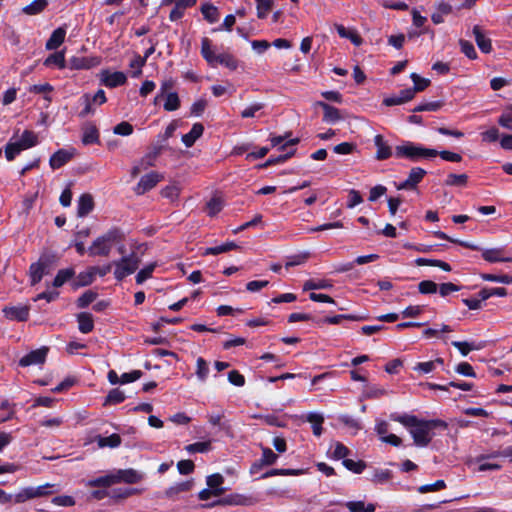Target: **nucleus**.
Instances as JSON below:
<instances>
[{"label": "nucleus", "instance_id": "obj_24", "mask_svg": "<svg viewBox=\"0 0 512 512\" xmlns=\"http://www.w3.org/2000/svg\"><path fill=\"white\" fill-rule=\"evenodd\" d=\"M66 30L62 27L57 28L53 31L50 38L46 42V49L54 50L57 49L65 39Z\"/></svg>", "mask_w": 512, "mask_h": 512}, {"label": "nucleus", "instance_id": "obj_33", "mask_svg": "<svg viewBox=\"0 0 512 512\" xmlns=\"http://www.w3.org/2000/svg\"><path fill=\"white\" fill-rule=\"evenodd\" d=\"M97 444L101 448H103V447L116 448L121 444V437L115 433L110 436H107V437L98 436Z\"/></svg>", "mask_w": 512, "mask_h": 512}, {"label": "nucleus", "instance_id": "obj_3", "mask_svg": "<svg viewBox=\"0 0 512 512\" xmlns=\"http://www.w3.org/2000/svg\"><path fill=\"white\" fill-rule=\"evenodd\" d=\"M435 234H436V236H438L440 238L448 239L451 242L458 243L461 246L467 247L469 249L481 251L482 258L489 263L512 262L511 257L505 256V254H504L505 249L503 247L484 249L478 245H474L469 242L451 239L443 232H435Z\"/></svg>", "mask_w": 512, "mask_h": 512}, {"label": "nucleus", "instance_id": "obj_16", "mask_svg": "<svg viewBox=\"0 0 512 512\" xmlns=\"http://www.w3.org/2000/svg\"><path fill=\"white\" fill-rule=\"evenodd\" d=\"M414 98V91L404 89L400 91V94L398 96H392L385 98L383 103L386 106H394V105H401L403 103H406Z\"/></svg>", "mask_w": 512, "mask_h": 512}, {"label": "nucleus", "instance_id": "obj_5", "mask_svg": "<svg viewBox=\"0 0 512 512\" xmlns=\"http://www.w3.org/2000/svg\"><path fill=\"white\" fill-rule=\"evenodd\" d=\"M438 151L435 149L417 146L412 142H405L395 148V155L398 158H407L411 161H418L422 158H431L437 156Z\"/></svg>", "mask_w": 512, "mask_h": 512}, {"label": "nucleus", "instance_id": "obj_43", "mask_svg": "<svg viewBox=\"0 0 512 512\" xmlns=\"http://www.w3.org/2000/svg\"><path fill=\"white\" fill-rule=\"evenodd\" d=\"M156 268V263H150L144 268H142L138 273L136 274L135 280L137 284L144 283L147 279L152 277V274Z\"/></svg>", "mask_w": 512, "mask_h": 512}, {"label": "nucleus", "instance_id": "obj_22", "mask_svg": "<svg viewBox=\"0 0 512 512\" xmlns=\"http://www.w3.org/2000/svg\"><path fill=\"white\" fill-rule=\"evenodd\" d=\"M94 207V201L90 194H82L78 200L77 214L83 217L90 213Z\"/></svg>", "mask_w": 512, "mask_h": 512}, {"label": "nucleus", "instance_id": "obj_46", "mask_svg": "<svg viewBox=\"0 0 512 512\" xmlns=\"http://www.w3.org/2000/svg\"><path fill=\"white\" fill-rule=\"evenodd\" d=\"M97 296L98 294L92 290L85 291L77 299V307L81 309L88 307L97 298Z\"/></svg>", "mask_w": 512, "mask_h": 512}, {"label": "nucleus", "instance_id": "obj_38", "mask_svg": "<svg viewBox=\"0 0 512 512\" xmlns=\"http://www.w3.org/2000/svg\"><path fill=\"white\" fill-rule=\"evenodd\" d=\"M211 448H212V446H211L210 440L203 441V442H196V443H192V444L185 446V450L189 454L206 453V452L210 451Z\"/></svg>", "mask_w": 512, "mask_h": 512}, {"label": "nucleus", "instance_id": "obj_30", "mask_svg": "<svg viewBox=\"0 0 512 512\" xmlns=\"http://www.w3.org/2000/svg\"><path fill=\"white\" fill-rule=\"evenodd\" d=\"M345 506L350 512H375V505L372 503L365 504L364 501H348Z\"/></svg>", "mask_w": 512, "mask_h": 512}, {"label": "nucleus", "instance_id": "obj_32", "mask_svg": "<svg viewBox=\"0 0 512 512\" xmlns=\"http://www.w3.org/2000/svg\"><path fill=\"white\" fill-rule=\"evenodd\" d=\"M74 274L75 271L72 268L59 270L53 280V286L56 288L61 287L64 283L70 280Z\"/></svg>", "mask_w": 512, "mask_h": 512}, {"label": "nucleus", "instance_id": "obj_42", "mask_svg": "<svg viewBox=\"0 0 512 512\" xmlns=\"http://www.w3.org/2000/svg\"><path fill=\"white\" fill-rule=\"evenodd\" d=\"M201 12L204 18L209 23H215L218 20L219 12L218 9L212 4H204L201 7Z\"/></svg>", "mask_w": 512, "mask_h": 512}, {"label": "nucleus", "instance_id": "obj_55", "mask_svg": "<svg viewBox=\"0 0 512 512\" xmlns=\"http://www.w3.org/2000/svg\"><path fill=\"white\" fill-rule=\"evenodd\" d=\"M480 277L485 281L498 282L503 284H512V276L510 275H495L489 273H483Z\"/></svg>", "mask_w": 512, "mask_h": 512}, {"label": "nucleus", "instance_id": "obj_61", "mask_svg": "<svg viewBox=\"0 0 512 512\" xmlns=\"http://www.w3.org/2000/svg\"><path fill=\"white\" fill-rule=\"evenodd\" d=\"M308 259V254H297L287 257V261L285 262V268L288 269L289 267L298 266L304 264Z\"/></svg>", "mask_w": 512, "mask_h": 512}, {"label": "nucleus", "instance_id": "obj_63", "mask_svg": "<svg viewBox=\"0 0 512 512\" xmlns=\"http://www.w3.org/2000/svg\"><path fill=\"white\" fill-rule=\"evenodd\" d=\"M461 51L469 58V59H476L477 58V52L473 46V44L467 40H460L459 41Z\"/></svg>", "mask_w": 512, "mask_h": 512}, {"label": "nucleus", "instance_id": "obj_45", "mask_svg": "<svg viewBox=\"0 0 512 512\" xmlns=\"http://www.w3.org/2000/svg\"><path fill=\"white\" fill-rule=\"evenodd\" d=\"M208 422L213 426H218L221 430L226 431L227 433L230 431V424L228 421H222L223 414H209L207 416Z\"/></svg>", "mask_w": 512, "mask_h": 512}, {"label": "nucleus", "instance_id": "obj_17", "mask_svg": "<svg viewBox=\"0 0 512 512\" xmlns=\"http://www.w3.org/2000/svg\"><path fill=\"white\" fill-rule=\"evenodd\" d=\"M375 146L377 147L376 159H388L392 155L391 147L385 142L382 135H376L374 138Z\"/></svg>", "mask_w": 512, "mask_h": 512}, {"label": "nucleus", "instance_id": "obj_28", "mask_svg": "<svg viewBox=\"0 0 512 512\" xmlns=\"http://www.w3.org/2000/svg\"><path fill=\"white\" fill-rule=\"evenodd\" d=\"M99 141V133L96 126L88 124L83 128L82 142L85 145L97 143Z\"/></svg>", "mask_w": 512, "mask_h": 512}, {"label": "nucleus", "instance_id": "obj_39", "mask_svg": "<svg viewBox=\"0 0 512 512\" xmlns=\"http://www.w3.org/2000/svg\"><path fill=\"white\" fill-rule=\"evenodd\" d=\"M236 247H237V245L232 241L225 242L221 245L207 248L205 250V255H218L221 253L231 251V250L235 249Z\"/></svg>", "mask_w": 512, "mask_h": 512}, {"label": "nucleus", "instance_id": "obj_57", "mask_svg": "<svg viewBox=\"0 0 512 512\" xmlns=\"http://www.w3.org/2000/svg\"><path fill=\"white\" fill-rule=\"evenodd\" d=\"M256 4L258 18L264 19L272 8L273 0H256Z\"/></svg>", "mask_w": 512, "mask_h": 512}, {"label": "nucleus", "instance_id": "obj_40", "mask_svg": "<svg viewBox=\"0 0 512 512\" xmlns=\"http://www.w3.org/2000/svg\"><path fill=\"white\" fill-rule=\"evenodd\" d=\"M224 201L221 196L215 195L206 205L207 213L211 216L216 215L223 208Z\"/></svg>", "mask_w": 512, "mask_h": 512}, {"label": "nucleus", "instance_id": "obj_64", "mask_svg": "<svg viewBox=\"0 0 512 512\" xmlns=\"http://www.w3.org/2000/svg\"><path fill=\"white\" fill-rule=\"evenodd\" d=\"M499 125L502 127L512 130V106L507 108L500 116L498 120Z\"/></svg>", "mask_w": 512, "mask_h": 512}, {"label": "nucleus", "instance_id": "obj_48", "mask_svg": "<svg viewBox=\"0 0 512 512\" xmlns=\"http://www.w3.org/2000/svg\"><path fill=\"white\" fill-rule=\"evenodd\" d=\"M196 364H197L196 375L200 381L204 382L207 379L208 374H209L208 363L204 358L199 357L196 361Z\"/></svg>", "mask_w": 512, "mask_h": 512}, {"label": "nucleus", "instance_id": "obj_20", "mask_svg": "<svg viewBox=\"0 0 512 512\" xmlns=\"http://www.w3.org/2000/svg\"><path fill=\"white\" fill-rule=\"evenodd\" d=\"M95 276L92 267H89L86 271L80 272L78 276L72 282L73 289L88 286L94 282Z\"/></svg>", "mask_w": 512, "mask_h": 512}, {"label": "nucleus", "instance_id": "obj_2", "mask_svg": "<svg viewBox=\"0 0 512 512\" xmlns=\"http://www.w3.org/2000/svg\"><path fill=\"white\" fill-rule=\"evenodd\" d=\"M124 234L117 228L110 229L107 233L97 237L88 252L91 256H109L116 244L124 241Z\"/></svg>", "mask_w": 512, "mask_h": 512}, {"label": "nucleus", "instance_id": "obj_31", "mask_svg": "<svg viewBox=\"0 0 512 512\" xmlns=\"http://www.w3.org/2000/svg\"><path fill=\"white\" fill-rule=\"evenodd\" d=\"M365 319H366V317H364V316L349 314V315L328 316L323 319V322L327 323V324L337 325V324H341L343 320L363 321Z\"/></svg>", "mask_w": 512, "mask_h": 512}, {"label": "nucleus", "instance_id": "obj_4", "mask_svg": "<svg viewBox=\"0 0 512 512\" xmlns=\"http://www.w3.org/2000/svg\"><path fill=\"white\" fill-rule=\"evenodd\" d=\"M141 262L140 256L132 251L130 254L122 256L118 260L113 261L114 277L117 281H122L127 276L133 274L139 267Z\"/></svg>", "mask_w": 512, "mask_h": 512}, {"label": "nucleus", "instance_id": "obj_62", "mask_svg": "<svg viewBox=\"0 0 512 512\" xmlns=\"http://www.w3.org/2000/svg\"><path fill=\"white\" fill-rule=\"evenodd\" d=\"M437 289L438 285L431 280H423L418 284V290L421 294H433Z\"/></svg>", "mask_w": 512, "mask_h": 512}, {"label": "nucleus", "instance_id": "obj_6", "mask_svg": "<svg viewBox=\"0 0 512 512\" xmlns=\"http://www.w3.org/2000/svg\"><path fill=\"white\" fill-rule=\"evenodd\" d=\"M163 176L158 172H150L140 178V181L134 188L137 195H143L145 192L154 188L161 180Z\"/></svg>", "mask_w": 512, "mask_h": 512}, {"label": "nucleus", "instance_id": "obj_60", "mask_svg": "<svg viewBox=\"0 0 512 512\" xmlns=\"http://www.w3.org/2000/svg\"><path fill=\"white\" fill-rule=\"evenodd\" d=\"M278 455L275 454L270 448L262 447V457L260 460L265 466H270L276 463Z\"/></svg>", "mask_w": 512, "mask_h": 512}, {"label": "nucleus", "instance_id": "obj_29", "mask_svg": "<svg viewBox=\"0 0 512 512\" xmlns=\"http://www.w3.org/2000/svg\"><path fill=\"white\" fill-rule=\"evenodd\" d=\"M16 142L25 150L35 146L38 143V137L33 131L25 130Z\"/></svg>", "mask_w": 512, "mask_h": 512}, {"label": "nucleus", "instance_id": "obj_58", "mask_svg": "<svg viewBox=\"0 0 512 512\" xmlns=\"http://www.w3.org/2000/svg\"><path fill=\"white\" fill-rule=\"evenodd\" d=\"M180 106V100L175 92L168 93L166 96V101L164 103V109L166 111H175Z\"/></svg>", "mask_w": 512, "mask_h": 512}, {"label": "nucleus", "instance_id": "obj_27", "mask_svg": "<svg viewBox=\"0 0 512 512\" xmlns=\"http://www.w3.org/2000/svg\"><path fill=\"white\" fill-rule=\"evenodd\" d=\"M306 420L312 424L313 434L317 437L322 434V424L324 417L320 413L311 412L306 416Z\"/></svg>", "mask_w": 512, "mask_h": 512}, {"label": "nucleus", "instance_id": "obj_59", "mask_svg": "<svg viewBox=\"0 0 512 512\" xmlns=\"http://www.w3.org/2000/svg\"><path fill=\"white\" fill-rule=\"evenodd\" d=\"M22 150L24 149L16 141L9 142L5 147L6 159L12 161Z\"/></svg>", "mask_w": 512, "mask_h": 512}, {"label": "nucleus", "instance_id": "obj_44", "mask_svg": "<svg viewBox=\"0 0 512 512\" xmlns=\"http://www.w3.org/2000/svg\"><path fill=\"white\" fill-rule=\"evenodd\" d=\"M410 78L411 80L413 81L414 83V87L413 88H408V90H413L414 91V94L416 92H421L423 91L424 89H426L429 84H430V80L429 79H426V78H422L420 77L418 74L416 73H412L410 75Z\"/></svg>", "mask_w": 512, "mask_h": 512}, {"label": "nucleus", "instance_id": "obj_36", "mask_svg": "<svg viewBox=\"0 0 512 512\" xmlns=\"http://www.w3.org/2000/svg\"><path fill=\"white\" fill-rule=\"evenodd\" d=\"M45 66H57L60 69L66 67L65 56L63 52H56L54 54L49 55L45 61Z\"/></svg>", "mask_w": 512, "mask_h": 512}, {"label": "nucleus", "instance_id": "obj_56", "mask_svg": "<svg viewBox=\"0 0 512 512\" xmlns=\"http://www.w3.org/2000/svg\"><path fill=\"white\" fill-rule=\"evenodd\" d=\"M217 64L224 65L225 67L229 68L230 70H235L237 68V60L228 53H221L219 54V57L217 59Z\"/></svg>", "mask_w": 512, "mask_h": 512}, {"label": "nucleus", "instance_id": "obj_50", "mask_svg": "<svg viewBox=\"0 0 512 512\" xmlns=\"http://www.w3.org/2000/svg\"><path fill=\"white\" fill-rule=\"evenodd\" d=\"M301 470H295V469H271L264 473L261 478L265 479L272 476H295L301 474Z\"/></svg>", "mask_w": 512, "mask_h": 512}, {"label": "nucleus", "instance_id": "obj_25", "mask_svg": "<svg viewBox=\"0 0 512 512\" xmlns=\"http://www.w3.org/2000/svg\"><path fill=\"white\" fill-rule=\"evenodd\" d=\"M115 484L113 473L88 480L85 485L88 487L108 488Z\"/></svg>", "mask_w": 512, "mask_h": 512}, {"label": "nucleus", "instance_id": "obj_26", "mask_svg": "<svg viewBox=\"0 0 512 512\" xmlns=\"http://www.w3.org/2000/svg\"><path fill=\"white\" fill-rule=\"evenodd\" d=\"M335 28L340 37L349 39L356 46H360L362 44L363 40L357 32L347 30L341 24H335Z\"/></svg>", "mask_w": 512, "mask_h": 512}, {"label": "nucleus", "instance_id": "obj_13", "mask_svg": "<svg viewBox=\"0 0 512 512\" xmlns=\"http://www.w3.org/2000/svg\"><path fill=\"white\" fill-rule=\"evenodd\" d=\"M74 156V150L60 149L55 152L50 158V166L53 169H58L66 164Z\"/></svg>", "mask_w": 512, "mask_h": 512}, {"label": "nucleus", "instance_id": "obj_23", "mask_svg": "<svg viewBox=\"0 0 512 512\" xmlns=\"http://www.w3.org/2000/svg\"><path fill=\"white\" fill-rule=\"evenodd\" d=\"M204 127L201 123H195L190 132L182 136V142L186 147H191L195 141L203 134Z\"/></svg>", "mask_w": 512, "mask_h": 512}, {"label": "nucleus", "instance_id": "obj_21", "mask_svg": "<svg viewBox=\"0 0 512 512\" xmlns=\"http://www.w3.org/2000/svg\"><path fill=\"white\" fill-rule=\"evenodd\" d=\"M224 482V478L221 474L216 473L207 477L206 483L209 489L214 491V496L218 497L224 494L225 488H222L221 485Z\"/></svg>", "mask_w": 512, "mask_h": 512}, {"label": "nucleus", "instance_id": "obj_18", "mask_svg": "<svg viewBox=\"0 0 512 512\" xmlns=\"http://www.w3.org/2000/svg\"><path fill=\"white\" fill-rule=\"evenodd\" d=\"M201 54L203 58L211 65H217L219 54H216L212 49L211 41L208 38H203L201 42Z\"/></svg>", "mask_w": 512, "mask_h": 512}, {"label": "nucleus", "instance_id": "obj_11", "mask_svg": "<svg viewBox=\"0 0 512 512\" xmlns=\"http://www.w3.org/2000/svg\"><path fill=\"white\" fill-rule=\"evenodd\" d=\"M425 174L426 171L420 167L412 168L409 172L408 178L397 184L396 187L398 190L413 189L422 180Z\"/></svg>", "mask_w": 512, "mask_h": 512}, {"label": "nucleus", "instance_id": "obj_19", "mask_svg": "<svg viewBox=\"0 0 512 512\" xmlns=\"http://www.w3.org/2000/svg\"><path fill=\"white\" fill-rule=\"evenodd\" d=\"M78 329L81 333L87 334L94 329V319L92 314L81 312L77 315Z\"/></svg>", "mask_w": 512, "mask_h": 512}, {"label": "nucleus", "instance_id": "obj_34", "mask_svg": "<svg viewBox=\"0 0 512 512\" xmlns=\"http://www.w3.org/2000/svg\"><path fill=\"white\" fill-rule=\"evenodd\" d=\"M387 394V390L378 385L367 386L363 391V397L366 399H378Z\"/></svg>", "mask_w": 512, "mask_h": 512}, {"label": "nucleus", "instance_id": "obj_8", "mask_svg": "<svg viewBox=\"0 0 512 512\" xmlns=\"http://www.w3.org/2000/svg\"><path fill=\"white\" fill-rule=\"evenodd\" d=\"M100 80L106 87L115 88L125 84L127 77L123 72L103 70L100 73Z\"/></svg>", "mask_w": 512, "mask_h": 512}, {"label": "nucleus", "instance_id": "obj_15", "mask_svg": "<svg viewBox=\"0 0 512 512\" xmlns=\"http://www.w3.org/2000/svg\"><path fill=\"white\" fill-rule=\"evenodd\" d=\"M317 106L321 107L324 111L323 121L326 123H335L341 119L340 111L327 104L323 101H318L316 103Z\"/></svg>", "mask_w": 512, "mask_h": 512}, {"label": "nucleus", "instance_id": "obj_53", "mask_svg": "<svg viewBox=\"0 0 512 512\" xmlns=\"http://www.w3.org/2000/svg\"><path fill=\"white\" fill-rule=\"evenodd\" d=\"M332 287V284L328 282L327 280H308L304 283L303 290H317V289H329Z\"/></svg>", "mask_w": 512, "mask_h": 512}, {"label": "nucleus", "instance_id": "obj_35", "mask_svg": "<svg viewBox=\"0 0 512 512\" xmlns=\"http://www.w3.org/2000/svg\"><path fill=\"white\" fill-rule=\"evenodd\" d=\"M288 137V135L285 136H275L271 138V144L273 147H279V150L282 152H285L288 147L294 146L299 142L298 138H293L288 140L286 143H283V141Z\"/></svg>", "mask_w": 512, "mask_h": 512}, {"label": "nucleus", "instance_id": "obj_47", "mask_svg": "<svg viewBox=\"0 0 512 512\" xmlns=\"http://www.w3.org/2000/svg\"><path fill=\"white\" fill-rule=\"evenodd\" d=\"M342 464L346 469L353 473L360 474L366 468V463L362 460L354 461L352 459H344Z\"/></svg>", "mask_w": 512, "mask_h": 512}, {"label": "nucleus", "instance_id": "obj_54", "mask_svg": "<svg viewBox=\"0 0 512 512\" xmlns=\"http://www.w3.org/2000/svg\"><path fill=\"white\" fill-rule=\"evenodd\" d=\"M466 174H449L445 180V184L448 186H464L467 183Z\"/></svg>", "mask_w": 512, "mask_h": 512}, {"label": "nucleus", "instance_id": "obj_41", "mask_svg": "<svg viewBox=\"0 0 512 512\" xmlns=\"http://www.w3.org/2000/svg\"><path fill=\"white\" fill-rule=\"evenodd\" d=\"M160 152L161 148L155 147L153 151L144 155L139 161L140 165H142V168L148 169L149 167L154 166L155 160L159 156Z\"/></svg>", "mask_w": 512, "mask_h": 512}, {"label": "nucleus", "instance_id": "obj_10", "mask_svg": "<svg viewBox=\"0 0 512 512\" xmlns=\"http://www.w3.org/2000/svg\"><path fill=\"white\" fill-rule=\"evenodd\" d=\"M113 476L115 484L121 482L135 484L142 480V475L134 469H119L113 472Z\"/></svg>", "mask_w": 512, "mask_h": 512}, {"label": "nucleus", "instance_id": "obj_51", "mask_svg": "<svg viewBox=\"0 0 512 512\" xmlns=\"http://www.w3.org/2000/svg\"><path fill=\"white\" fill-rule=\"evenodd\" d=\"M191 487H192L191 482H189V481L181 482V483L176 484L175 486L168 488L166 490L165 494L167 497L172 498L180 492L189 491L191 489Z\"/></svg>", "mask_w": 512, "mask_h": 512}, {"label": "nucleus", "instance_id": "obj_9", "mask_svg": "<svg viewBox=\"0 0 512 512\" xmlns=\"http://www.w3.org/2000/svg\"><path fill=\"white\" fill-rule=\"evenodd\" d=\"M47 352L48 349L46 347L33 350L19 360V365L22 367H28L31 365L43 364L45 362Z\"/></svg>", "mask_w": 512, "mask_h": 512}, {"label": "nucleus", "instance_id": "obj_37", "mask_svg": "<svg viewBox=\"0 0 512 512\" xmlns=\"http://www.w3.org/2000/svg\"><path fill=\"white\" fill-rule=\"evenodd\" d=\"M48 5L47 0H34L23 8V12L27 15H36L42 12Z\"/></svg>", "mask_w": 512, "mask_h": 512}, {"label": "nucleus", "instance_id": "obj_12", "mask_svg": "<svg viewBox=\"0 0 512 512\" xmlns=\"http://www.w3.org/2000/svg\"><path fill=\"white\" fill-rule=\"evenodd\" d=\"M30 307L27 305L5 307L3 313L6 318L16 321H26L29 318Z\"/></svg>", "mask_w": 512, "mask_h": 512}, {"label": "nucleus", "instance_id": "obj_49", "mask_svg": "<svg viewBox=\"0 0 512 512\" xmlns=\"http://www.w3.org/2000/svg\"><path fill=\"white\" fill-rule=\"evenodd\" d=\"M125 398L126 397H125L124 392L121 391L118 388H115V389H112L108 393L104 405H107V404H119V403H122L125 400Z\"/></svg>", "mask_w": 512, "mask_h": 512}, {"label": "nucleus", "instance_id": "obj_52", "mask_svg": "<svg viewBox=\"0 0 512 512\" xmlns=\"http://www.w3.org/2000/svg\"><path fill=\"white\" fill-rule=\"evenodd\" d=\"M140 491L136 488H117L111 491V498L113 499H125Z\"/></svg>", "mask_w": 512, "mask_h": 512}, {"label": "nucleus", "instance_id": "obj_14", "mask_svg": "<svg viewBox=\"0 0 512 512\" xmlns=\"http://www.w3.org/2000/svg\"><path fill=\"white\" fill-rule=\"evenodd\" d=\"M473 35L477 46L483 53H490L492 51L491 40L485 35L480 26L475 25L473 27Z\"/></svg>", "mask_w": 512, "mask_h": 512}, {"label": "nucleus", "instance_id": "obj_7", "mask_svg": "<svg viewBox=\"0 0 512 512\" xmlns=\"http://www.w3.org/2000/svg\"><path fill=\"white\" fill-rule=\"evenodd\" d=\"M49 259L47 257H40L35 263H32L29 268L31 285H35L41 281L44 274L48 272Z\"/></svg>", "mask_w": 512, "mask_h": 512}, {"label": "nucleus", "instance_id": "obj_1", "mask_svg": "<svg viewBox=\"0 0 512 512\" xmlns=\"http://www.w3.org/2000/svg\"><path fill=\"white\" fill-rule=\"evenodd\" d=\"M390 419L409 429L414 444L419 447L429 445L434 436V430H446L448 427V424L441 419L423 420L409 414L392 413Z\"/></svg>", "mask_w": 512, "mask_h": 512}]
</instances>
